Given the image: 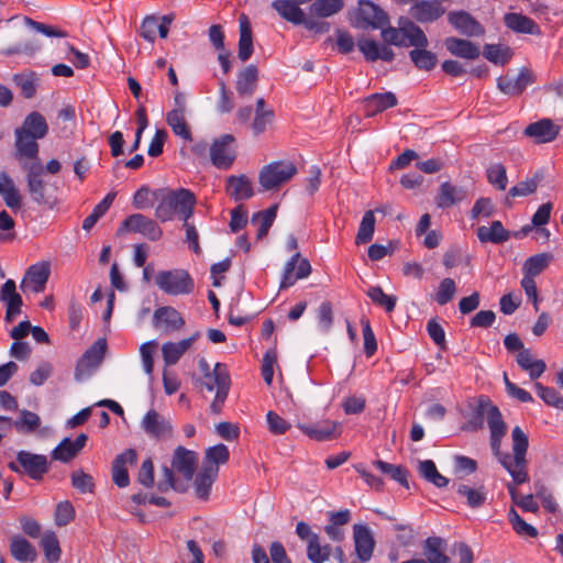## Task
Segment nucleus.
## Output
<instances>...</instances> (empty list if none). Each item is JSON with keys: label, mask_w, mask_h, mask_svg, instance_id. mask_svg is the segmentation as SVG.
I'll list each match as a JSON object with an SVG mask.
<instances>
[{"label": "nucleus", "mask_w": 563, "mask_h": 563, "mask_svg": "<svg viewBox=\"0 0 563 563\" xmlns=\"http://www.w3.org/2000/svg\"><path fill=\"white\" fill-rule=\"evenodd\" d=\"M477 417L470 421L473 430L482 428L483 419L486 420L490 430V448L498 462L510 474L516 485L529 481L527 472L528 461L526 459L529 439L523 430L517 426L511 431L512 454L501 452V441L506 435L507 426L503 419L499 408L486 398L481 397L476 408Z\"/></svg>", "instance_id": "nucleus-1"}, {"label": "nucleus", "mask_w": 563, "mask_h": 563, "mask_svg": "<svg viewBox=\"0 0 563 563\" xmlns=\"http://www.w3.org/2000/svg\"><path fill=\"white\" fill-rule=\"evenodd\" d=\"M198 464V455L196 452L184 446H178L173 455L172 468H163V478L159 479L157 488L161 492L174 489L185 492L189 482L192 479Z\"/></svg>", "instance_id": "nucleus-2"}, {"label": "nucleus", "mask_w": 563, "mask_h": 563, "mask_svg": "<svg viewBox=\"0 0 563 563\" xmlns=\"http://www.w3.org/2000/svg\"><path fill=\"white\" fill-rule=\"evenodd\" d=\"M153 198L158 201L155 217L161 222L172 221L176 216L186 222L194 213L196 197L188 189H157L153 191Z\"/></svg>", "instance_id": "nucleus-3"}, {"label": "nucleus", "mask_w": 563, "mask_h": 563, "mask_svg": "<svg viewBox=\"0 0 563 563\" xmlns=\"http://www.w3.org/2000/svg\"><path fill=\"white\" fill-rule=\"evenodd\" d=\"M379 30L382 31V38L386 44L399 47H427L429 44L422 29L409 20L401 23L399 27L386 25Z\"/></svg>", "instance_id": "nucleus-4"}, {"label": "nucleus", "mask_w": 563, "mask_h": 563, "mask_svg": "<svg viewBox=\"0 0 563 563\" xmlns=\"http://www.w3.org/2000/svg\"><path fill=\"white\" fill-rule=\"evenodd\" d=\"M298 173L296 165L290 161H277L262 167L258 183L263 190H276L290 181Z\"/></svg>", "instance_id": "nucleus-5"}, {"label": "nucleus", "mask_w": 563, "mask_h": 563, "mask_svg": "<svg viewBox=\"0 0 563 563\" xmlns=\"http://www.w3.org/2000/svg\"><path fill=\"white\" fill-rule=\"evenodd\" d=\"M201 386L208 391L216 390V397L210 405L213 413H220L230 389V375L224 364L217 363L211 374L205 375Z\"/></svg>", "instance_id": "nucleus-6"}, {"label": "nucleus", "mask_w": 563, "mask_h": 563, "mask_svg": "<svg viewBox=\"0 0 563 563\" xmlns=\"http://www.w3.org/2000/svg\"><path fill=\"white\" fill-rule=\"evenodd\" d=\"M157 287L167 295H188L194 291V279L184 269L158 272L155 277Z\"/></svg>", "instance_id": "nucleus-7"}, {"label": "nucleus", "mask_w": 563, "mask_h": 563, "mask_svg": "<svg viewBox=\"0 0 563 563\" xmlns=\"http://www.w3.org/2000/svg\"><path fill=\"white\" fill-rule=\"evenodd\" d=\"M9 468L15 473L23 472L32 479L38 481L48 472L49 466L45 455L19 451L16 462H10Z\"/></svg>", "instance_id": "nucleus-8"}, {"label": "nucleus", "mask_w": 563, "mask_h": 563, "mask_svg": "<svg viewBox=\"0 0 563 563\" xmlns=\"http://www.w3.org/2000/svg\"><path fill=\"white\" fill-rule=\"evenodd\" d=\"M210 161L219 169H229L236 158L235 137L223 134L213 140L209 146Z\"/></svg>", "instance_id": "nucleus-9"}, {"label": "nucleus", "mask_w": 563, "mask_h": 563, "mask_svg": "<svg viewBox=\"0 0 563 563\" xmlns=\"http://www.w3.org/2000/svg\"><path fill=\"white\" fill-rule=\"evenodd\" d=\"M107 350L106 339H98L79 358L75 367V379L81 382L101 364Z\"/></svg>", "instance_id": "nucleus-10"}, {"label": "nucleus", "mask_w": 563, "mask_h": 563, "mask_svg": "<svg viewBox=\"0 0 563 563\" xmlns=\"http://www.w3.org/2000/svg\"><path fill=\"white\" fill-rule=\"evenodd\" d=\"M124 231L140 233L150 241H158L163 235L157 222L142 213L129 216L119 228L118 234H122Z\"/></svg>", "instance_id": "nucleus-11"}, {"label": "nucleus", "mask_w": 563, "mask_h": 563, "mask_svg": "<svg viewBox=\"0 0 563 563\" xmlns=\"http://www.w3.org/2000/svg\"><path fill=\"white\" fill-rule=\"evenodd\" d=\"M40 146L37 140L21 131H14V158L21 168L30 166L33 162H41L38 158Z\"/></svg>", "instance_id": "nucleus-12"}, {"label": "nucleus", "mask_w": 563, "mask_h": 563, "mask_svg": "<svg viewBox=\"0 0 563 563\" xmlns=\"http://www.w3.org/2000/svg\"><path fill=\"white\" fill-rule=\"evenodd\" d=\"M22 169L26 173L25 180L27 185V191L32 200L38 205L47 203L48 201L45 197L46 184L42 178L44 173V166L42 163L33 162L32 165H27Z\"/></svg>", "instance_id": "nucleus-13"}, {"label": "nucleus", "mask_w": 563, "mask_h": 563, "mask_svg": "<svg viewBox=\"0 0 563 563\" xmlns=\"http://www.w3.org/2000/svg\"><path fill=\"white\" fill-rule=\"evenodd\" d=\"M49 274L47 262L33 264L27 268L20 287L23 291L42 292L45 290Z\"/></svg>", "instance_id": "nucleus-14"}, {"label": "nucleus", "mask_w": 563, "mask_h": 563, "mask_svg": "<svg viewBox=\"0 0 563 563\" xmlns=\"http://www.w3.org/2000/svg\"><path fill=\"white\" fill-rule=\"evenodd\" d=\"M560 130V125L555 124L551 119L544 118L528 124L523 130V135L531 139L536 144H543L554 141Z\"/></svg>", "instance_id": "nucleus-15"}, {"label": "nucleus", "mask_w": 563, "mask_h": 563, "mask_svg": "<svg viewBox=\"0 0 563 563\" xmlns=\"http://www.w3.org/2000/svg\"><path fill=\"white\" fill-rule=\"evenodd\" d=\"M311 273V265L307 258H302L299 252H296L286 263L284 268L280 288L292 286L298 279L306 278Z\"/></svg>", "instance_id": "nucleus-16"}, {"label": "nucleus", "mask_w": 563, "mask_h": 563, "mask_svg": "<svg viewBox=\"0 0 563 563\" xmlns=\"http://www.w3.org/2000/svg\"><path fill=\"white\" fill-rule=\"evenodd\" d=\"M357 16L362 21V25L371 26L374 30L383 29L389 24L388 14L368 0L358 1Z\"/></svg>", "instance_id": "nucleus-17"}, {"label": "nucleus", "mask_w": 563, "mask_h": 563, "mask_svg": "<svg viewBox=\"0 0 563 563\" xmlns=\"http://www.w3.org/2000/svg\"><path fill=\"white\" fill-rule=\"evenodd\" d=\"M298 428L316 441H329L341 434V424L332 420H323L312 424L298 423Z\"/></svg>", "instance_id": "nucleus-18"}, {"label": "nucleus", "mask_w": 563, "mask_h": 563, "mask_svg": "<svg viewBox=\"0 0 563 563\" xmlns=\"http://www.w3.org/2000/svg\"><path fill=\"white\" fill-rule=\"evenodd\" d=\"M353 537L357 559L362 562L369 561L375 548V540L369 528L364 525H354Z\"/></svg>", "instance_id": "nucleus-19"}, {"label": "nucleus", "mask_w": 563, "mask_h": 563, "mask_svg": "<svg viewBox=\"0 0 563 563\" xmlns=\"http://www.w3.org/2000/svg\"><path fill=\"white\" fill-rule=\"evenodd\" d=\"M155 328L165 332H175L185 325L181 314L173 307L166 306L155 310L153 316Z\"/></svg>", "instance_id": "nucleus-20"}, {"label": "nucleus", "mask_w": 563, "mask_h": 563, "mask_svg": "<svg viewBox=\"0 0 563 563\" xmlns=\"http://www.w3.org/2000/svg\"><path fill=\"white\" fill-rule=\"evenodd\" d=\"M534 80L531 71L523 68L517 77L503 76L497 79V87L508 96H518Z\"/></svg>", "instance_id": "nucleus-21"}, {"label": "nucleus", "mask_w": 563, "mask_h": 563, "mask_svg": "<svg viewBox=\"0 0 563 563\" xmlns=\"http://www.w3.org/2000/svg\"><path fill=\"white\" fill-rule=\"evenodd\" d=\"M0 300L7 306L5 321L11 323L21 312L23 305L22 297L16 292V285L13 279H8L1 287Z\"/></svg>", "instance_id": "nucleus-22"}, {"label": "nucleus", "mask_w": 563, "mask_h": 563, "mask_svg": "<svg viewBox=\"0 0 563 563\" xmlns=\"http://www.w3.org/2000/svg\"><path fill=\"white\" fill-rule=\"evenodd\" d=\"M200 338V332H195L190 336L178 342H166L162 345V356L167 366L175 365L180 357L192 346Z\"/></svg>", "instance_id": "nucleus-23"}, {"label": "nucleus", "mask_w": 563, "mask_h": 563, "mask_svg": "<svg viewBox=\"0 0 563 563\" xmlns=\"http://www.w3.org/2000/svg\"><path fill=\"white\" fill-rule=\"evenodd\" d=\"M137 454L134 449H128L121 454L117 455L112 463V479L119 487H126L130 484V477L126 465L135 464Z\"/></svg>", "instance_id": "nucleus-24"}, {"label": "nucleus", "mask_w": 563, "mask_h": 563, "mask_svg": "<svg viewBox=\"0 0 563 563\" xmlns=\"http://www.w3.org/2000/svg\"><path fill=\"white\" fill-rule=\"evenodd\" d=\"M445 9L437 0L417 1L410 8V15L420 23L433 22L441 18Z\"/></svg>", "instance_id": "nucleus-25"}, {"label": "nucleus", "mask_w": 563, "mask_h": 563, "mask_svg": "<svg viewBox=\"0 0 563 563\" xmlns=\"http://www.w3.org/2000/svg\"><path fill=\"white\" fill-rule=\"evenodd\" d=\"M449 22L462 34L478 36L484 34L483 26L467 12L456 11L448 14Z\"/></svg>", "instance_id": "nucleus-26"}, {"label": "nucleus", "mask_w": 563, "mask_h": 563, "mask_svg": "<svg viewBox=\"0 0 563 563\" xmlns=\"http://www.w3.org/2000/svg\"><path fill=\"white\" fill-rule=\"evenodd\" d=\"M218 466L203 464L194 482L195 493L199 499L207 500L209 498L212 484L218 477Z\"/></svg>", "instance_id": "nucleus-27"}, {"label": "nucleus", "mask_w": 563, "mask_h": 563, "mask_svg": "<svg viewBox=\"0 0 563 563\" xmlns=\"http://www.w3.org/2000/svg\"><path fill=\"white\" fill-rule=\"evenodd\" d=\"M389 44H379L374 40L363 38L358 41V48L369 62L382 59L391 62L395 57L394 51L388 46Z\"/></svg>", "instance_id": "nucleus-28"}, {"label": "nucleus", "mask_w": 563, "mask_h": 563, "mask_svg": "<svg viewBox=\"0 0 563 563\" xmlns=\"http://www.w3.org/2000/svg\"><path fill=\"white\" fill-rule=\"evenodd\" d=\"M225 191L235 201L247 200L254 195L252 183L245 175L229 176Z\"/></svg>", "instance_id": "nucleus-29"}, {"label": "nucleus", "mask_w": 563, "mask_h": 563, "mask_svg": "<svg viewBox=\"0 0 563 563\" xmlns=\"http://www.w3.org/2000/svg\"><path fill=\"white\" fill-rule=\"evenodd\" d=\"M142 428L154 438H164L172 432L170 423L155 410L147 411L142 420Z\"/></svg>", "instance_id": "nucleus-30"}, {"label": "nucleus", "mask_w": 563, "mask_h": 563, "mask_svg": "<svg viewBox=\"0 0 563 563\" xmlns=\"http://www.w3.org/2000/svg\"><path fill=\"white\" fill-rule=\"evenodd\" d=\"M467 197V191L461 186H454L449 181L441 184L435 203L441 209L450 208Z\"/></svg>", "instance_id": "nucleus-31"}, {"label": "nucleus", "mask_w": 563, "mask_h": 563, "mask_svg": "<svg viewBox=\"0 0 563 563\" xmlns=\"http://www.w3.org/2000/svg\"><path fill=\"white\" fill-rule=\"evenodd\" d=\"M0 194L8 208L20 210L22 207V196L13 179L5 172L0 173Z\"/></svg>", "instance_id": "nucleus-32"}, {"label": "nucleus", "mask_w": 563, "mask_h": 563, "mask_svg": "<svg viewBox=\"0 0 563 563\" xmlns=\"http://www.w3.org/2000/svg\"><path fill=\"white\" fill-rule=\"evenodd\" d=\"M15 130L29 134V136L38 141L47 135L48 125L45 118L40 112L33 111L25 117L22 125Z\"/></svg>", "instance_id": "nucleus-33"}, {"label": "nucleus", "mask_w": 563, "mask_h": 563, "mask_svg": "<svg viewBox=\"0 0 563 563\" xmlns=\"http://www.w3.org/2000/svg\"><path fill=\"white\" fill-rule=\"evenodd\" d=\"M258 80V69L255 65H249L238 74L235 84L236 92L240 97H251Z\"/></svg>", "instance_id": "nucleus-34"}, {"label": "nucleus", "mask_w": 563, "mask_h": 563, "mask_svg": "<svg viewBox=\"0 0 563 563\" xmlns=\"http://www.w3.org/2000/svg\"><path fill=\"white\" fill-rule=\"evenodd\" d=\"M444 45L456 57L475 59L481 55L479 47L467 40L451 36L445 38Z\"/></svg>", "instance_id": "nucleus-35"}, {"label": "nucleus", "mask_w": 563, "mask_h": 563, "mask_svg": "<svg viewBox=\"0 0 563 563\" xmlns=\"http://www.w3.org/2000/svg\"><path fill=\"white\" fill-rule=\"evenodd\" d=\"M364 109L367 117H374L375 114L393 108L397 104V98L393 92L373 93L364 99Z\"/></svg>", "instance_id": "nucleus-36"}, {"label": "nucleus", "mask_w": 563, "mask_h": 563, "mask_svg": "<svg viewBox=\"0 0 563 563\" xmlns=\"http://www.w3.org/2000/svg\"><path fill=\"white\" fill-rule=\"evenodd\" d=\"M504 22L508 29L516 33L540 34L539 25L532 19L521 13H506Z\"/></svg>", "instance_id": "nucleus-37"}, {"label": "nucleus", "mask_w": 563, "mask_h": 563, "mask_svg": "<svg viewBox=\"0 0 563 563\" xmlns=\"http://www.w3.org/2000/svg\"><path fill=\"white\" fill-rule=\"evenodd\" d=\"M516 361L521 369L528 372L532 380L539 378L547 369L544 361L534 358L529 349L521 350L517 354Z\"/></svg>", "instance_id": "nucleus-38"}, {"label": "nucleus", "mask_w": 563, "mask_h": 563, "mask_svg": "<svg viewBox=\"0 0 563 563\" xmlns=\"http://www.w3.org/2000/svg\"><path fill=\"white\" fill-rule=\"evenodd\" d=\"M477 238L482 243L500 244L509 240L510 233L498 220L493 221L490 227L482 225L477 229Z\"/></svg>", "instance_id": "nucleus-39"}, {"label": "nucleus", "mask_w": 563, "mask_h": 563, "mask_svg": "<svg viewBox=\"0 0 563 563\" xmlns=\"http://www.w3.org/2000/svg\"><path fill=\"white\" fill-rule=\"evenodd\" d=\"M253 54V37L250 21L246 15L240 16V38L238 56L246 62Z\"/></svg>", "instance_id": "nucleus-40"}, {"label": "nucleus", "mask_w": 563, "mask_h": 563, "mask_svg": "<svg viewBox=\"0 0 563 563\" xmlns=\"http://www.w3.org/2000/svg\"><path fill=\"white\" fill-rule=\"evenodd\" d=\"M423 554L428 563H451L444 553V541L439 537H429L423 544Z\"/></svg>", "instance_id": "nucleus-41"}, {"label": "nucleus", "mask_w": 563, "mask_h": 563, "mask_svg": "<svg viewBox=\"0 0 563 563\" xmlns=\"http://www.w3.org/2000/svg\"><path fill=\"white\" fill-rule=\"evenodd\" d=\"M299 5L300 3L291 0H276L272 3V7L283 19L294 24H301L305 22V13Z\"/></svg>", "instance_id": "nucleus-42"}, {"label": "nucleus", "mask_w": 563, "mask_h": 563, "mask_svg": "<svg viewBox=\"0 0 563 563\" xmlns=\"http://www.w3.org/2000/svg\"><path fill=\"white\" fill-rule=\"evenodd\" d=\"M10 551L12 556L20 562H33L36 559L34 547L20 536H15L11 539Z\"/></svg>", "instance_id": "nucleus-43"}, {"label": "nucleus", "mask_w": 563, "mask_h": 563, "mask_svg": "<svg viewBox=\"0 0 563 563\" xmlns=\"http://www.w3.org/2000/svg\"><path fill=\"white\" fill-rule=\"evenodd\" d=\"M15 86L20 89L22 96L31 99L36 93L38 76L34 71H26L13 75L12 78Z\"/></svg>", "instance_id": "nucleus-44"}, {"label": "nucleus", "mask_w": 563, "mask_h": 563, "mask_svg": "<svg viewBox=\"0 0 563 563\" xmlns=\"http://www.w3.org/2000/svg\"><path fill=\"white\" fill-rule=\"evenodd\" d=\"M551 253H539L526 260L522 271L525 275L536 277L541 274L552 262Z\"/></svg>", "instance_id": "nucleus-45"}, {"label": "nucleus", "mask_w": 563, "mask_h": 563, "mask_svg": "<svg viewBox=\"0 0 563 563\" xmlns=\"http://www.w3.org/2000/svg\"><path fill=\"white\" fill-rule=\"evenodd\" d=\"M409 56L418 69L427 71L433 69L438 60L437 55L426 47H415L410 51Z\"/></svg>", "instance_id": "nucleus-46"}, {"label": "nucleus", "mask_w": 563, "mask_h": 563, "mask_svg": "<svg viewBox=\"0 0 563 563\" xmlns=\"http://www.w3.org/2000/svg\"><path fill=\"white\" fill-rule=\"evenodd\" d=\"M483 55L494 64L505 65L510 60L512 51L503 44H487L484 46Z\"/></svg>", "instance_id": "nucleus-47"}, {"label": "nucleus", "mask_w": 563, "mask_h": 563, "mask_svg": "<svg viewBox=\"0 0 563 563\" xmlns=\"http://www.w3.org/2000/svg\"><path fill=\"white\" fill-rule=\"evenodd\" d=\"M331 547L329 544L321 545L319 536H313L307 544V556L312 563H324L329 560Z\"/></svg>", "instance_id": "nucleus-48"}, {"label": "nucleus", "mask_w": 563, "mask_h": 563, "mask_svg": "<svg viewBox=\"0 0 563 563\" xmlns=\"http://www.w3.org/2000/svg\"><path fill=\"white\" fill-rule=\"evenodd\" d=\"M456 492L460 496L466 498V503L471 508L483 506L487 499V493L484 487L473 488L468 485L461 484Z\"/></svg>", "instance_id": "nucleus-49"}, {"label": "nucleus", "mask_w": 563, "mask_h": 563, "mask_svg": "<svg viewBox=\"0 0 563 563\" xmlns=\"http://www.w3.org/2000/svg\"><path fill=\"white\" fill-rule=\"evenodd\" d=\"M166 122L172 131L185 141H191L192 135L186 121V113H167Z\"/></svg>", "instance_id": "nucleus-50"}, {"label": "nucleus", "mask_w": 563, "mask_h": 563, "mask_svg": "<svg viewBox=\"0 0 563 563\" xmlns=\"http://www.w3.org/2000/svg\"><path fill=\"white\" fill-rule=\"evenodd\" d=\"M373 465L382 473L388 475L391 479L398 482L400 485L408 487L407 470L401 465H394L382 460H377Z\"/></svg>", "instance_id": "nucleus-51"}, {"label": "nucleus", "mask_w": 563, "mask_h": 563, "mask_svg": "<svg viewBox=\"0 0 563 563\" xmlns=\"http://www.w3.org/2000/svg\"><path fill=\"white\" fill-rule=\"evenodd\" d=\"M375 216L372 210H368L364 213L362 221L360 223V228L355 238L356 244H365L368 243L374 235L375 231Z\"/></svg>", "instance_id": "nucleus-52"}, {"label": "nucleus", "mask_w": 563, "mask_h": 563, "mask_svg": "<svg viewBox=\"0 0 563 563\" xmlns=\"http://www.w3.org/2000/svg\"><path fill=\"white\" fill-rule=\"evenodd\" d=\"M41 545L48 562H57L60 558V548L56 534L47 531L42 536Z\"/></svg>", "instance_id": "nucleus-53"}, {"label": "nucleus", "mask_w": 563, "mask_h": 563, "mask_svg": "<svg viewBox=\"0 0 563 563\" xmlns=\"http://www.w3.org/2000/svg\"><path fill=\"white\" fill-rule=\"evenodd\" d=\"M343 8L342 0H317L310 5V12L317 16L328 18Z\"/></svg>", "instance_id": "nucleus-54"}, {"label": "nucleus", "mask_w": 563, "mask_h": 563, "mask_svg": "<svg viewBox=\"0 0 563 563\" xmlns=\"http://www.w3.org/2000/svg\"><path fill=\"white\" fill-rule=\"evenodd\" d=\"M419 471L428 482L432 483L437 487H444L449 483L448 478L438 472L434 462L431 460L420 462Z\"/></svg>", "instance_id": "nucleus-55"}, {"label": "nucleus", "mask_w": 563, "mask_h": 563, "mask_svg": "<svg viewBox=\"0 0 563 563\" xmlns=\"http://www.w3.org/2000/svg\"><path fill=\"white\" fill-rule=\"evenodd\" d=\"M12 424L19 432L30 433L40 427L41 419L35 412L23 409L20 411V419L15 420Z\"/></svg>", "instance_id": "nucleus-56"}, {"label": "nucleus", "mask_w": 563, "mask_h": 563, "mask_svg": "<svg viewBox=\"0 0 563 563\" xmlns=\"http://www.w3.org/2000/svg\"><path fill=\"white\" fill-rule=\"evenodd\" d=\"M534 389H536L538 396L548 406L554 407L556 409H563V397L556 389H554L552 387L543 386L540 383L534 384Z\"/></svg>", "instance_id": "nucleus-57"}, {"label": "nucleus", "mask_w": 563, "mask_h": 563, "mask_svg": "<svg viewBox=\"0 0 563 563\" xmlns=\"http://www.w3.org/2000/svg\"><path fill=\"white\" fill-rule=\"evenodd\" d=\"M487 179L498 190H505L508 184L506 167L500 163L490 165L487 168Z\"/></svg>", "instance_id": "nucleus-58"}, {"label": "nucleus", "mask_w": 563, "mask_h": 563, "mask_svg": "<svg viewBox=\"0 0 563 563\" xmlns=\"http://www.w3.org/2000/svg\"><path fill=\"white\" fill-rule=\"evenodd\" d=\"M367 296L374 303L385 308L387 312H391L395 309L397 298L386 295L379 286L371 287L367 290Z\"/></svg>", "instance_id": "nucleus-59"}, {"label": "nucleus", "mask_w": 563, "mask_h": 563, "mask_svg": "<svg viewBox=\"0 0 563 563\" xmlns=\"http://www.w3.org/2000/svg\"><path fill=\"white\" fill-rule=\"evenodd\" d=\"M78 451L73 445V441L69 438H65L52 452L53 460L67 463L71 461Z\"/></svg>", "instance_id": "nucleus-60"}, {"label": "nucleus", "mask_w": 563, "mask_h": 563, "mask_svg": "<svg viewBox=\"0 0 563 563\" xmlns=\"http://www.w3.org/2000/svg\"><path fill=\"white\" fill-rule=\"evenodd\" d=\"M275 218H276V206L271 207L265 211L258 212L253 217V219H252L253 222H255L257 220L260 221V228H258L257 234H256L257 239H262L267 234Z\"/></svg>", "instance_id": "nucleus-61"}, {"label": "nucleus", "mask_w": 563, "mask_h": 563, "mask_svg": "<svg viewBox=\"0 0 563 563\" xmlns=\"http://www.w3.org/2000/svg\"><path fill=\"white\" fill-rule=\"evenodd\" d=\"M229 449L224 444H217L207 449L205 464L216 465L225 464L229 461Z\"/></svg>", "instance_id": "nucleus-62"}, {"label": "nucleus", "mask_w": 563, "mask_h": 563, "mask_svg": "<svg viewBox=\"0 0 563 563\" xmlns=\"http://www.w3.org/2000/svg\"><path fill=\"white\" fill-rule=\"evenodd\" d=\"M456 292V285L455 282L452 278H444L438 288V291L435 294V301L440 306H444L448 302H450Z\"/></svg>", "instance_id": "nucleus-63"}, {"label": "nucleus", "mask_w": 563, "mask_h": 563, "mask_svg": "<svg viewBox=\"0 0 563 563\" xmlns=\"http://www.w3.org/2000/svg\"><path fill=\"white\" fill-rule=\"evenodd\" d=\"M509 521L512 525L514 530L520 536H527L530 538H534L538 536V530L527 523L515 509H510L509 511Z\"/></svg>", "instance_id": "nucleus-64"}]
</instances>
